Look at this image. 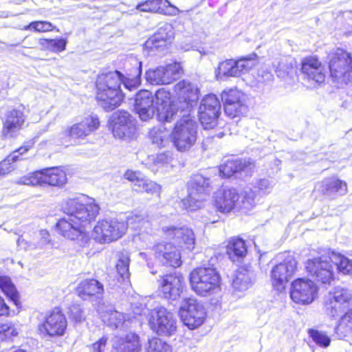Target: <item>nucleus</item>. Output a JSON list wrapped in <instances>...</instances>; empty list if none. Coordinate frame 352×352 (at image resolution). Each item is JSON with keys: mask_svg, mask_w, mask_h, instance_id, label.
Segmentation results:
<instances>
[{"mask_svg": "<svg viewBox=\"0 0 352 352\" xmlns=\"http://www.w3.org/2000/svg\"><path fill=\"white\" fill-rule=\"evenodd\" d=\"M61 210L67 217H62L56 221L54 228L57 234L68 241H86L89 230L100 214L99 204L93 197L78 194L66 199Z\"/></svg>", "mask_w": 352, "mask_h": 352, "instance_id": "obj_1", "label": "nucleus"}, {"mask_svg": "<svg viewBox=\"0 0 352 352\" xmlns=\"http://www.w3.org/2000/svg\"><path fill=\"white\" fill-rule=\"evenodd\" d=\"M168 241H160L151 248L155 261L166 267L175 269L182 264L179 248L192 250L195 248V238L192 229L187 227L169 226L162 228Z\"/></svg>", "mask_w": 352, "mask_h": 352, "instance_id": "obj_2", "label": "nucleus"}, {"mask_svg": "<svg viewBox=\"0 0 352 352\" xmlns=\"http://www.w3.org/2000/svg\"><path fill=\"white\" fill-rule=\"evenodd\" d=\"M333 265L336 266L339 274L344 276L352 275V260L335 252H331L326 256L308 259L305 263V270L307 275L316 283L330 285L336 278Z\"/></svg>", "mask_w": 352, "mask_h": 352, "instance_id": "obj_3", "label": "nucleus"}, {"mask_svg": "<svg viewBox=\"0 0 352 352\" xmlns=\"http://www.w3.org/2000/svg\"><path fill=\"white\" fill-rule=\"evenodd\" d=\"M119 76L122 73L118 70L100 72L96 76L95 98L106 111L114 110L124 100Z\"/></svg>", "mask_w": 352, "mask_h": 352, "instance_id": "obj_4", "label": "nucleus"}, {"mask_svg": "<svg viewBox=\"0 0 352 352\" xmlns=\"http://www.w3.org/2000/svg\"><path fill=\"white\" fill-rule=\"evenodd\" d=\"M188 278L192 290L199 296H210L221 290V276L214 267H196L189 274Z\"/></svg>", "mask_w": 352, "mask_h": 352, "instance_id": "obj_5", "label": "nucleus"}, {"mask_svg": "<svg viewBox=\"0 0 352 352\" xmlns=\"http://www.w3.org/2000/svg\"><path fill=\"white\" fill-rule=\"evenodd\" d=\"M329 74L332 80L347 85L352 81V54L337 47L327 55Z\"/></svg>", "mask_w": 352, "mask_h": 352, "instance_id": "obj_6", "label": "nucleus"}, {"mask_svg": "<svg viewBox=\"0 0 352 352\" xmlns=\"http://www.w3.org/2000/svg\"><path fill=\"white\" fill-rule=\"evenodd\" d=\"M21 185L63 187L67 183V173L61 166H52L35 170L21 176Z\"/></svg>", "mask_w": 352, "mask_h": 352, "instance_id": "obj_7", "label": "nucleus"}, {"mask_svg": "<svg viewBox=\"0 0 352 352\" xmlns=\"http://www.w3.org/2000/svg\"><path fill=\"white\" fill-rule=\"evenodd\" d=\"M252 201V197L242 196L234 188H221L214 194L212 206L217 212L229 214L247 208Z\"/></svg>", "mask_w": 352, "mask_h": 352, "instance_id": "obj_8", "label": "nucleus"}, {"mask_svg": "<svg viewBox=\"0 0 352 352\" xmlns=\"http://www.w3.org/2000/svg\"><path fill=\"white\" fill-rule=\"evenodd\" d=\"M196 122L190 118L178 120L170 134V139L175 149L180 153L189 151L197 140Z\"/></svg>", "mask_w": 352, "mask_h": 352, "instance_id": "obj_9", "label": "nucleus"}, {"mask_svg": "<svg viewBox=\"0 0 352 352\" xmlns=\"http://www.w3.org/2000/svg\"><path fill=\"white\" fill-rule=\"evenodd\" d=\"M67 325V319L63 309L56 306L45 314L37 325L36 331L41 337L59 338L65 334Z\"/></svg>", "mask_w": 352, "mask_h": 352, "instance_id": "obj_10", "label": "nucleus"}, {"mask_svg": "<svg viewBox=\"0 0 352 352\" xmlns=\"http://www.w3.org/2000/svg\"><path fill=\"white\" fill-rule=\"evenodd\" d=\"M352 305V292L347 287L337 286L326 296L323 308L325 313L336 317Z\"/></svg>", "mask_w": 352, "mask_h": 352, "instance_id": "obj_11", "label": "nucleus"}, {"mask_svg": "<svg viewBox=\"0 0 352 352\" xmlns=\"http://www.w3.org/2000/svg\"><path fill=\"white\" fill-rule=\"evenodd\" d=\"M179 313L183 324L191 330L202 325L207 318L204 306L195 298L184 299Z\"/></svg>", "mask_w": 352, "mask_h": 352, "instance_id": "obj_12", "label": "nucleus"}, {"mask_svg": "<svg viewBox=\"0 0 352 352\" xmlns=\"http://www.w3.org/2000/svg\"><path fill=\"white\" fill-rule=\"evenodd\" d=\"M297 267L298 262L292 254H288L282 262L275 265L270 272V280L273 289L278 292L285 290Z\"/></svg>", "mask_w": 352, "mask_h": 352, "instance_id": "obj_13", "label": "nucleus"}, {"mask_svg": "<svg viewBox=\"0 0 352 352\" xmlns=\"http://www.w3.org/2000/svg\"><path fill=\"white\" fill-rule=\"evenodd\" d=\"M127 223L117 219H102L94 228L96 239L101 243H111L121 238L127 230Z\"/></svg>", "mask_w": 352, "mask_h": 352, "instance_id": "obj_14", "label": "nucleus"}, {"mask_svg": "<svg viewBox=\"0 0 352 352\" xmlns=\"http://www.w3.org/2000/svg\"><path fill=\"white\" fill-rule=\"evenodd\" d=\"M318 288L314 280L306 278H297L291 283L289 295L297 305H307L317 298Z\"/></svg>", "mask_w": 352, "mask_h": 352, "instance_id": "obj_15", "label": "nucleus"}, {"mask_svg": "<svg viewBox=\"0 0 352 352\" xmlns=\"http://www.w3.org/2000/svg\"><path fill=\"white\" fill-rule=\"evenodd\" d=\"M185 287V280L182 274L169 272L160 276L157 280V290L163 298L168 300L178 299Z\"/></svg>", "mask_w": 352, "mask_h": 352, "instance_id": "obj_16", "label": "nucleus"}, {"mask_svg": "<svg viewBox=\"0 0 352 352\" xmlns=\"http://www.w3.org/2000/svg\"><path fill=\"white\" fill-rule=\"evenodd\" d=\"M300 71L304 78L314 85L324 84L327 78L324 65L320 57L316 54L306 56L301 59Z\"/></svg>", "mask_w": 352, "mask_h": 352, "instance_id": "obj_17", "label": "nucleus"}, {"mask_svg": "<svg viewBox=\"0 0 352 352\" xmlns=\"http://www.w3.org/2000/svg\"><path fill=\"white\" fill-rule=\"evenodd\" d=\"M221 114V103L215 95L206 96L199 106V120L205 129H211L217 125Z\"/></svg>", "mask_w": 352, "mask_h": 352, "instance_id": "obj_18", "label": "nucleus"}, {"mask_svg": "<svg viewBox=\"0 0 352 352\" xmlns=\"http://www.w3.org/2000/svg\"><path fill=\"white\" fill-rule=\"evenodd\" d=\"M109 127L113 136L119 139L132 138L135 130L132 116L124 110H118L111 116Z\"/></svg>", "mask_w": 352, "mask_h": 352, "instance_id": "obj_19", "label": "nucleus"}, {"mask_svg": "<svg viewBox=\"0 0 352 352\" xmlns=\"http://www.w3.org/2000/svg\"><path fill=\"white\" fill-rule=\"evenodd\" d=\"M148 324L150 328L157 335L171 336L177 331V320L173 314L165 309H159L153 312Z\"/></svg>", "mask_w": 352, "mask_h": 352, "instance_id": "obj_20", "label": "nucleus"}, {"mask_svg": "<svg viewBox=\"0 0 352 352\" xmlns=\"http://www.w3.org/2000/svg\"><path fill=\"white\" fill-rule=\"evenodd\" d=\"M221 100L226 115L231 118L243 116L247 110L244 94L236 89L223 91Z\"/></svg>", "mask_w": 352, "mask_h": 352, "instance_id": "obj_21", "label": "nucleus"}, {"mask_svg": "<svg viewBox=\"0 0 352 352\" xmlns=\"http://www.w3.org/2000/svg\"><path fill=\"white\" fill-rule=\"evenodd\" d=\"M100 126V121L96 116H89L81 122L75 123L63 131V138L66 141L73 140L72 144H76V140H82L97 130Z\"/></svg>", "mask_w": 352, "mask_h": 352, "instance_id": "obj_22", "label": "nucleus"}, {"mask_svg": "<svg viewBox=\"0 0 352 352\" xmlns=\"http://www.w3.org/2000/svg\"><path fill=\"white\" fill-rule=\"evenodd\" d=\"M182 73L181 65L178 63H173L149 71L147 73V79L152 84L168 85L178 78Z\"/></svg>", "mask_w": 352, "mask_h": 352, "instance_id": "obj_23", "label": "nucleus"}, {"mask_svg": "<svg viewBox=\"0 0 352 352\" xmlns=\"http://www.w3.org/2000/svg\"><path fill=\"white\" fill-rule=\"evenodd\" d=\"M135 9L141 12L168 16H175L181 12L169 0H143L136 5Z\"/></svg>", "mask_w": 352, "mask_h": 352, "instance_id": "obj_24", "label": "nucleus"}, {"mask_svg": "<svg viewBox=\"0 0 352 352\" xmlns=\"http://www.w3.org/2000/svg\"><path fill=\"white\" fill-rule=\"evenodd\" d=\"M177 100L186 107L197 104L199 99V90L192 82L182 80L177 82L173 88Z\"/></svg>", "mask_w": 352, "mask_h": 352, "instance_id": "obj_25", "label": "nucleus"}, {"mask_svg": "<svg viewBox=\"0 0 352 352\" xmlns=\"http://www.w3.org/2000/svg\"><path fill=\"white\" fill-rule=\"evenodd\" d=\"M25 120L23 109L14 108L7 111L2 122L1 136L4 138L13 136L23 128Z\"/></svg>", "mask_w": 352, "mask_h": 352, "instance_id": "obj_26", "label": "nucleus"}, {"mask_svg": "<svg viewBox=\"0 0 352 352\" xmlns=\"http://www.w3.org/2000/svg\"><path fill=\"white\" fill-rule=\"evenodd\" d=\"M104 292L103 284L93 278L82 280L74 289L76 295L84 301L100 298Z\"/></svg>", "mask_w": 352, "mask_h": 352, "instance_id": "obj_27", "label": "nucleus"}, {"mask_svg": "<svg viewBox=\"0 0 352 352\" xmlns=\"http://www.w3.org/2000/svg\"><path fill=\"white\" fill-rule=\"evenodd\" d=\"M211 188L209 179L201 175H193L187 184L189 198L196 201L204 200Z\"/></svg>", "mask_w": 352, "mask_h": 352, "instance_id": "obj_28", "label": "nucleus"}, {"mask_svg": "<svg viewBox=\"0 0 352 352\" xmlns=\"http://www.w3.org/2000/svg\"><path fill=\"white\" fill-rule=\"evenodd\" d=\"M156 104L162 107V112L159 113L158 116L160 120L164 122H170L177 111L171 105V95L170 91L164 89H158L155 94Z\"/></svg>", "mask_w": 352, "mask_h": 352, "instance_id": "obj_29", "label": "nucleus"}, {"mask_svg": "<svg viewBox=\"0 0 352 352\" xmlns=\"http://www.w3.org/2000/svg\"><path fill=\"white\" fill-rule=\"evenodd\" d=\"M347 192V184L337 177L324 179L320 184V192L323 196L339 193L344 195Z\"/></svg>", "mask_w": 352, "mask_h": 352, "instance_id": "obj_30", "label": "nucleus"}, {"mask_svg": "<svg viewBox=\"0 0 352 352\" xmlns=\"http://www.w3.org/2000/svg\"><path fill=\"white\" fill-rule=\"evenodd\" d=\"M142 345L138 334L129 333L120 338L114 346L113 352H140Z\"/></svg>", "mask_w": 352, "mask_h": 352, "instance_id": "obj_31", "label": "nucleus"}, {"mask_svg": "<svg viewBox=\"0 0 352 352\" xmlns=\"http://www.w3.org/2000/svg\"><path fill=\"white\" fill-rule=\"evenodd\" d=\"M226 251L230 258H243L248 252L246 242L239 236L231 237L227 242Z\"/></svg>", "mask_w": 352, "mask_h": 352, "instance_id": "obj_32", "label": "nucleus"}, {"mask_svg": "<svg viewBox=\"0 0 352 352\" xmlns=\"http://www.w3.org/2000/svg\"><path fill=\"white\" fill-rule=\"evenodd\" d=\"M0 290L16 307L21 305L19 292L10 276L0 275Z\"/></svg>", "mask_w": 352, "mask_h": 352, "instance_id": "obj_33", "label": "nucleus"}, {"mask_svg": "<svg viewBox=\"0 0 352 352\" xmlns=\"http://www.w3.org/2000/svg\"><path fill=\"white\" fill-rule=\"evenodd\" d=\"M41 50L60 53L65 50L67 44L66 38H41L38 40Z\"/></svg>", "mask_w": 352, "mask_h": 352, "instance_id": "obj_34", "label": "nucleus"}, {"mask_svg": "<svg viewBox=\"0 0 352 352\" xmlns=\"http://www.w3.org/2000/svg\"><path fill=\"white\" fill-rule=\"evenodd\" d=\"M334 332L342 337L352 332V309H348L340 316L334 328Z\"/></svg>", "mask_w": 352, "mask_h": 352, "instance_id": "obj_35", "label": "nucleus"}, {"mask_svg": "<svg viewBox=\"0 0 352 352\" xmlns=\"http://www.w3.org/2000/svg\"><path fill=\"white\" fill-rule=\"evenodd\" d=\"M135 186L136 187L135 190L137 192H145L148 195H156L157 197L160 196L162 191V187L160 184L154 181L145 178H142L141 181L138 183H135Z\"/></svg>", "mask_w": 352, "mask_h": 352, "instance_id": "obj_36", "label": "nucleus"}, {"mask_svg": "<svg viewBox=\"0 0 352 352\" xmlns=\"http://www.w3.org/2000/svg\"><path fill=\"white\" fill-rule=\"evenodd\" d=\"M216 74L219 77L239 76L236 59H226L219 63L216 70Z\"/></svg>", "mask_w": 352, "mask_h": 352, "instance_id": "obj_37", "label": "nucleus"}, {"mask_svg": "<svg viewBox=\"0 0 352 352\" xmlns=\"http://www.w3.org/2000/svg\"><path fill=\"white\" fill-rule=\"evenodd\" d=\"M307 333L312 341L320 348L327 349L331 343V337L325 331L310 328L307 329Z\"/></svg>", "mask_w": 352, "mask_h": 352, "instance_id": "obj_38", "label": "nucleus"}, {"mask_svg": "<svg viewBox=\"0 0 352 352\" xmlns=\"http://www.w3.org/2000/svg\"><path fill=\"white\" fill-rule=\"evenodd\" d=\"M23 30H32L37 33H45L49 32H59V30L51 22L47 21H34L25 25Z\"/></svg>", "mask_w": 352, "mask_h": 352, "instance_id": "obj_39", "label": "nucleus"}, {"mask_svg": "<svg viewBox=\"0 0 352 352\" xmlns=\"http://www.w3.org/2000/svg\"><path fill=\"white\" fill-rule=\"evenodd\" d=\"M19 334V329L12 322L0 323V340L12 341Z\"/></svg>", "mask_w": 352, "mask_h": 352, "instance_id": "obj_40", "label": "nucleus"}, {"mask_svg": "<svg viewBox=\"0 0 352 352\" xmlns=\"http://www.w3.org/2000/svg\"><path fill=\"white\" fill-rule=\"evenodd\" d=\"M241 164L236 160H228L220 166L219 174L222 177L229 178L242 170Z\"/></svg>", "mask_w": 352, "mask_h": 352, "instance_id": "obj_41", "label": "nucleus"}, {"mask_svg": "<svg viewBox=\"0 0 352 352\" xmlns=\"http://www.w3.org/2000/svg\"><path fill=\"white\" fill-rule=\"evenodd\" d=\"M146 350V352H173L170 344L156 336L148 340Z\"/></svg>", "mask_w": 352, "mask_h": 352, "instance_id": "obj_42", "label": "nucleus"}, {"mask_svg": "<svg viewBox=\"0 0 352 352\" xmlns=\"http://www.w3.org/2000/svg\"><path fill=\"white\" fill-rule=\"evenodd\" d=\"M144 45L150 51L158 50L163 51L169 48L171 45L163 39L162 37L157 36L154 33L145 42Z\"/></svg>", "mask_w": 352, "mask_h": 352, "instance_id": "obj_43", "label": "nucleus"}, {"mask_svg": "<svg viewBox=\"0 0 352 352\" xmlns=\"http://www.w3.org/2000/svg\"><path fill=\"white\" fill-rule=\"evenodd\" d=\"M17 156L8 154L2 160L0 161V178L10 174L14 171L16 166Z\"/></svg>", "mask_w": 352, "mask_h": 352, "instance_id": "obj_44", "label": "nucleus"}, {"mask_svg": "<svg viewBox=\"0 0 352 352\" xmlns=\"http://www.w3.org/2000/svg\"><path fill=\"white\" fill-rule=\"evenodd\" d=\"M257 55L253 53L248 56L241 57L236 60L237 64V70H239V76L249 70L254 65V62L257 60Z\"/></svg>", "mask_w": 352, "mask_h": 352, "instance_id": "obj_45", "label": "nucleus"}, {"mask_svg": "<svg viewBox=\"0 0 352 352\" xmlns=\"http://www.w3.org/2000/svg\"><path fill=\"white\" fill-rule=\"evenodd\" d=\"M157 36L166 39V41L172 45L175 40V32L173 25L170 23H166L158 28L155 32Z\"/></svg>", "mask_w": 352, "mask_h": 352, "instance_id": "obj_46", "label": "nucleus"}, {"mask_svg": "<svg viewBox=\"0 0 352 352\" xmlns=\"http://www.w3.org/2000/svg\"><path fill=\"white\" fill-rule=\"evenodd\" d=\"M153 96L147 90H140L136 94L135 107H153Z\"/></svg>", "mask_w": 352, "mask_h": 352, "instance_id": "obj_47", "label": "nucleus"}, {"mask_svg": "<svg viewBox=\"0 0 352 352\" xmlns=\"http://www.w3.org/2000/svg\"><path fill=\"white\" fill-rule=\"evenodd\" d=\"M136 74L133 77L124 76L122 73V76H119L120 78V85H124V87L130 91L133 90L139 87L140 85V74L141 72L135 68Z\"/></svg>", "mask_w": 352, "mask_h": 352, "instance_id": "obj_48", "label": "nucleus"}, {"mask_svg": "<svg viewBox=\"0 0 352 352\" xmlns=\"http://www.w3.org/2000/svg\"><path fill=\"white\" fill-rule=\"evenodd\" d=\"M35 142L33 139L25 141L23 144L11 152L10 154L14 156H17V161L23 160L24 158L23 155L34 147Z\"/></svg>", "mask_w": 352, "mask_h": 352, "instance_id": "obj_49", "label": "nucleus"}, {"mask_svg": "<svg viewBox=\"0 0 352 352\" xmlns=\"http://www.w3.org/2000/svg\"><path fill=\"white\" fill-rule=\"evenodd\" d=\"M129 258L126 256H122L118 261L116 267L118 273L123 279L129 278Z\"/></svg>", "mask_w": 352, "mask_h": 352, "instance_id": "obj_50", "label": "nucleus"}, {"mask_svg": "<svg viewBox=\"0 0 352 352\" xmlns=\"http://www.w3.org/2000/svg\"><path fill=\"white\" fill-rule=\"evenodd\" d=\"M136 113L143 121H146L153 118L154 114V106L151 107H135Z\"/></svg>", "mask_w": 352, "mask_h": 352, "instance_id": "obj_51", "label": "nucleus"}, {"mask_svg": "<svg viewBox=\"0 0 352 352\" xmlns=\"http://www.w3.org/2000/svg\"><path fill=\"white\" fill-rule=\"evenodd\" d=\"M69 314L70 319L76 323L81 322L85 319L83 310L78 306H73Z\"/></svg>", "mask_w": 352, "mask_h": 352, "instance_id": "obj_52", "label": "nucleus"}, {"mask_svg": "<svg viewBox=\"0 0 352 352\" xmlns=\"http://www.w3.org/2000/svg\"><path fill=\"white\" fill-rule=\"evenodd\" d=\"M141 174L139 171L127 169L124 173V178L127 181L134 183H138L141 181L142 177H140Z\"/></svg>", "mask_w": 352, "mask_h": 352, "instance_id": "obj_53", "label": "nucleus"}, {"mask_svg": "<svg viewBox=\"0 0 352 352\" xmlns=\"http://www.w3.org/2000/svg\"><path fill=\"white\" fill-rule=\"evenodd\" d=\"M10 315V307L7 304L4 297L0 294V317H9Z\"/></svg>", "mask_w": 352, "mask_h": 352, "instance_id": "obj_54", "label": "nucleus"}, {"mask_svg": "<svg viewBox=\"0 0 352 352\" xmlns=\"http://www.w3.org/2000/svg\"><path fill=\"white\" fill-rule=\"evenodd\" d=\"M107 337L104 336L101 337L98 340L94 342L91 344V349L93 352H102V349L104 348V346L107 344Z\"/></svg>", "mask_w": 352, "mask_h": 352, "instance_id": "obj_55", "label": "nucleus"}]
</instances>
